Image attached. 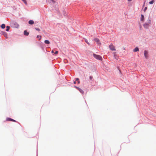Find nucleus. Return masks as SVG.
Returning <instances> with one entry per match:
<instances>
[{
  "mask_svg": "<svg viewBox=\"0 0 156 156\" xmlns=\"http://www.w3.org/2000/svg\"><path fill=\"white\" fill-rule=\"evenodd\" d=\"M93 56L96 59L98 60H101L102 57L99 55H95V54H93Z\"/></svg>",
  "mask_w": 156,
  "mask_h": 156,
  "instance_id": "1",
  "label": "nucleus"
},
{
  "mask_svg": "<svg viewBox=\"0 0 156 156\" xmlns=\"http://www.w3.org/2000/svg\"><path fill=\"white\" fill-rule=\"evenodd\" d=\"M109 48L110 50L112 51H115V47L112 43L109 46Z\"/></svg>",
  "mask_w": 156,
  "mask_h": 156,
  "instance_id": "2",
  "label": "nucleus"
},
{
  "mask_svg": "<svg viewBox=\"0 0 156 156\" xmlns=\"http://www.w3.org/2000/svg\"><path fill=\"white\" fill-rule=\"evenodd\" d=\"M148 53L147 51L145 50L144 51V55L146 58H147L148 57Z\"/></svg>",
  "mask_w": 156,
  "mask_h": 156,
  "instance_id": "3",
  "label": "nucleus"
},
{
  "mask_svg": "<svg viewBox=\"0 0 156 156\" xmlns=\"http://www.w3.org/2000/svg\"><path fill=\"white\" fill-rule=\"evenodd\" d=\"M75 88H76L78 90H79L82 94H83V93H84V92L83 91V90L81 89H80V88L77 87H76V86H75Z\"/></svg>",
  "mask_w": 156,
  "mask_h": 156,
  "instance_id": "4",
  "label": "nucleus"
},
{
  "mask_svg": "<svg viewBox=\"0 0 156 156\" xmlns=\"http://www.w3.org/2000/svg\"><path fill=\"white\" fill-rule=\"evenodd\" d=\"M29 34V33L27 32L26 30H25L24 31V34L25 36H28Z\"/></svg>",
  "mask_w": 156,
  "mask_h": 156,
  "instance_id": "5",
  "label": "nucleus"
},
{
  "mask_svg": "<svg viewBox=\"0 0 156 156\" xmlns=\"http://www.w3.org/2000/svg\"><path fill=\"white\" fill-rule=\"evenodd\" d=\"M94 40L98 44H99L100 43V41L98 39L95 38L94 39Z\"/></svg>",
  "mask_w": 156,
  "mask_h": 156,
  "instance_id": "6",
  "label": "nucleus"
},
{
  "mask_svg": "<svg viewBox=\"0 0 156 156\" xmlns=\"http://www.w3.org/2000/svg\"><path fill=\"white\" fill-rule=\"evenodd\" d=\"M148 25H149V24L148 23H145L144 24V26L145 28H148Z\"/></svg>",
  "mask_w": 156,
  "mask_h": 156,
  "instance_id": "7",
  "label": "nucleus"
},
{
  "mask_svg": "<svg viewBox=\"0 0 156 156\" xmlns=\"http://www.w3.org/2000/svg\"><path fill=\"white\" fill-rule=\"evenodd\" d=\"M28 23L30 24H33L34 23V21L33 20H30L29 21Z\"/></svg>",
  "mask_w": 156,
  "mask_h": 156,
  "instance_id": "8",
  "label": "nucleus"
},
{
  "mask_svg": "<svg viewBox=\"0 0 156 156\" xmlns=\"http://www.w3.org/2000/svg\"><path fill=\"white\" fill-rule=\"evenodd\" d=\"M139 50V48H138L137 47H136L133 50V51L134 52H136V51H138Z\"/></svg>",
  "mask_w": 156,
  "mask_h": 156,
  "instance_id": "9",
  "label": "nucleus"
},
{
  "mask_svg": "<svg viewBox=\"0 0 156 156\" xmlns=\"http://www.w3.org/2000/svg\"><path fill=\"white\" fill-rule=\"evenodd\" d=\"M44 43L46 44H49L50 42L48 40H45L44 41Z\"/></svg>",
  "mask_w": 156,
  "mask_h": 156,
  "instance_id": "10",
  "label": "nucleus"
},
{
  "mask_svg": "<svg viewBox=\"0 0 156 156\" xmlns=\"http://www.w3.org/2000/svg\"><path fill=\"white\" fill-rule=\"evenodd\" d=\"M1 27L2 28L4 29L5 27V25L4 24H3L1 25Z\"/></svg>",
  "mask_w": 156,
  "mask_h": 156,
  "instance_id": "11",
  "label": "nucleus"
},
{
  "mask_svg": "<svg viewBox=\"0 0 156 156\" xmlns=\"http://www.w3.org/2000/svg\"><path fill=\"white\" fill-rule=\"evenodd\" d=\"M6 30L7 31H9V30L10 28V27L9 26H7L6 27Z\"/></svg>",
  "mask_w": 156,
  "mask_h": 156,
  "instance_id": "12",
  "label": "nucleus"
},
{
  "mask_svg": "<svg viewBox=\"0 0 156 156\" xmlns=\"http://www.w3.org/2000/svg\"><path fill=\"white\" fill-rule=\"evenodd\" d=\"M12 120V119L9 118H7L6 119V120L8 121H11Z\"/></svg>",
  "mask_w": 156,
  "mask_h": 156,
  "instance_id": "13",
  "label": "nucleus"
},
{
  "mask_svg": "<svg viewBox=\"0 0 156 156\" xmlns=\"http://www.w3.org/2000/svg\"><path fill=\"white\" fill-rule=\"evenodd\" d=\"M37 38H39V40H40L41 39V36H40V35H37Z\"/></svg>",
  "mask_w": 156,
  "mask_h": 156,
  "instance_id": "14",
  "label": "nucleus"
},
{
  "mask_svg": "<svg viewBox=\"0 0 156 156\" xmlns=\"http://www.w3.org/2000/svg\"><path fill=\"white\" fill-rule=\"evenodd\" d=\"M154 2V0H152L151 2H150L149 3L151 4H153Z\"/></svg>",
  "mask_w": 156,
  "mask_h": 156,
  "instance_id": "15",
  "label": "nucleus"
},
{
  "mask_svg": "<svg viewBox=\"0 0 156 156\" xmlns=\"http://www.w3.org/2000/svg\"><path fill=\"white\" fill-rule=\"evenodd\" d=\"M144 16L143 15H141V21H143V19H144Z\"/></svg>",
  "mask_w": 156,
  "mask_h": 156,
  "instance_id": "16",
  "label": "nucleus"
},
{
  "mask_svg": "<svg viewBox=\"0 0 156 156\" xmlns=\"http://www.w3.org/2000/svg\"><path fill=\"white\" fill-rule=\"evenodd\" d=\"M23 2L26 5H27V2L26 1V0H22Z\"/></svg>",
  "mask_w": 156,
  "mask_h": 156,
  "instance_id": "17",
  "label": "nucleus"
},
{
  "mask_svg": "<svg viewBox=\"0 0 156 156\" xmlns=\"http://www.w3.org/2000/svg\"><path fill=\"white\" fill-rule=\"evenodd\" d=\"M35 29L36 30H37L38 31H39L40 30V29L39 28H35Z\"/></svg>",
  "mask_w": 156,
  "mask_h": 156,
  "instance_id": "18",
  "label": "nucleus"
},
{
  "mask_svg": "<svg viewBox=\"0 0 156 156\" xmlns=\"http://www.w3.org/2000/svg\"><path fill=\"white\" fill-rule=\"evenodd\" d=\"M85 41L89 45L90 44L88 42L87 39H85Z\"/></svg>",
  "mask_w": 156,
  "mask_h": 156,
  "instance_id": "19",
  "label": "nucleus"
},
{
  "mask_svg": "<svg viewBox=\"0 0 156 156\" xmlns=\"http://www.w3.org/2000/svg\"><path fill=\"white\" fill-rule=\"evenodd\" d=\"M89 78H90V80H91L93 79V77L92 76H90Z\"/></svg>",
  "mask_w": 156,
  "mask_h": 156,
  "instance_id": "20",
  "label": "nucleus"
},
{
  "mask_svg": "<svg viewBox=\"0 0 156 156\" xmlns=\"http://www.w3.org/2000/svg\"><path fill=\"white\" fill-rule=\"evenodd\" d=\"M58 53V51H56L55 53V54L56 55Z\"/></svg>",
  "mask_w": 156,
  "mask_h": 156,
  "instance_id": "21",
  "label": "nucleus"
},
{
  "mask_svg": "<svg viewBox=\"0 0 156 156\" xmlns=\"http://www.w3.org/2000/svg\"><path fill=\"white\" fill-rule=\"evenodd\" d=\"M147 9V7H145V8H144V11L145 12L146 11V10Z\"/></svg>",
  "mask_w": 156,
  "mask_h": 156,
  "instance_id": "22",
  "label": "nucleus"
},
{
  "mask_svg": "<svg viewBox=\"0 0 156 156\" xmlns=\"http://www.w3.org/2000/svg\"><path fill=\"white\" fill-rule=\"evenodd\" d=\"M79 79L78 78H76V81H79Z\"/></svg>",
  "mask_w": 156,
  "mask_h": 156,
  "instance_id": "23",
  "label": "nucleus"
},
{
  "mask_svg": "<svg viewBox=\"0 0 156 156\" xmlns=\"http://www.w3.org/2000/svg\"><path fill=\"white\" fill-rule=\"evenodd\" d=\"M151 20H149L148 21V23L150 24V23H151Z\"/></svg>",
  "mask_w": 156,
  "mask_h": 156,
  "instance_id": "24",
  "label": "nucleus"
},
{
  "mask_svg": "<svg viewBox=\"0 0 156 156\" xmlns=\"http://www.w3.org/2000/svg\"><path fill=\"white\" fill-rule=\"evenodd\" d=\"M11 121L15 122H16V121H15V120L12 119V120Z\"/></svg>",
  "mask_w": 156,
  "mask_h": 156,
  "instance_id": "25",
  "label": "nucleus"
},
{
  "mask_svg": "<svg viewBox=\"0 0 156 156\" xmlns=\"http://www.w3.org/2000/svg\"><path fill=\"white\" fill-rule=\"evenodd\" d=\"M51 1L54 3L55 2L54 0H51Z\"/></svg>",
  "mask_w": 156,
  "mask_h": 156,
  "instance_id": "26",
  "label": "nucleus"
},
{
  "mask_svg": "<svg viewBox=\"0 0 156 156\" xmlns=\"http://www.w3.org/2000/svg\"><path fill=\"white\" fill-rule=\"evenodd\" d=\"M78 84H79L80 83V81L79 80L78 81Z\"/></svg>",
  "mask_w": 156,
  "mask_h": 156,
  "instance_id": "27",
  "label": "nucleus"
},
{
  "mask_svg": "<svg viewBox=\"0 0 156 156\" xmlns=\"http://www.w3.org/2000/svg\"><path fill=\"white\" fill-rule=\"evenodd\" d=\"M51 53H54V51L53 50H52L51 51Z\"/></svg>",
  "mask_w": 156,
  "mask_h": 156,
  "instance_id": "28",
  "label": "nucleus"
},
{
  "mask_svg": "<svg viewBox=\"0 0 156 156\" xmlns=\"http://www.w3.org/2000/svg\"><path fill=\"white\" fill-rule=\"evenodd\" d=\"M76 81H74V84H76Z\"/></svg>",
  "mask_w": 156,
  "mask_h": 156,
  "instance_id": "29",
  "label": "nucleus"
},
{
  "mask_svg": "<svg viewBox=\"0 0 156 156\" xmlns=\"http://www.w3.org/2000/svg\"><path fill=\"white\" fill-rule=\"evenodd\" d=\"M132 0H128V1L129 2H130Z\"/></svg>",
  "mask_w": 156,
  "mask_h": 156,
  "instance_id": "30",
  "label": "nucleus"
},
{
  "mask_svg": "<svg viewBox=\"0 0 156 156\" xmlns=\"http://www.w3.org/2000/svg\"><path fill=\"white\" fill-rule=\"evenodd\" d=\"M16 24L19 26V25H18V24Z\"/></svg>",
  "mask_w": 156,
  "mask_h": 156,
  "instance_id": "31",
  "label": "nucleus"
}]
</instances>
